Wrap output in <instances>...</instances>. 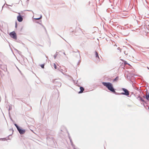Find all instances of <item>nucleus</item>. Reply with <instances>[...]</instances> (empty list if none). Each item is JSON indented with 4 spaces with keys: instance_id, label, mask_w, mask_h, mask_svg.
<instances>
[{
    "instance_id": "f257e3e1",
    "label": "nucleus",
    "mask_w": 149,
    "mask_h": 149,
    "mask_svg": "<svg viewBox=\"0 0 149 149\" xmlns=\"http://www.w3.org/2000/svg\"><path fill=\"white\" fill-rule=\"evenodd\" d=\"M103 85L108 88V89L110 91H111L115 93V91L113 87V86L112 84L109 82H104L102 83Z\"/></svg>"
},
{
    "instance_id": "f03ea898",
    "label": "nucleus",
    "mask_w": 149,
    "mask_h": 149,
    "mask_svg": "<svg viewBox=\"0 0 149 149\" xmlns=\"http://www.w3.org/2000/svg\"><path fill=\"white\" fill-rule=\"evenodd\" d=\"M122 90H123V91L124 92V93H121L122 94L124 95H126L127 96H128L130 94H129V91L127 89H125L124 88H122Z\"/></svg>"
},
{
    "instance_id": "7ed1b4c3",
    "label": "nucleus",
    "mask_w": 149,
    "mask_h": 149,
    "mask_svg": "<svg viewBox=\"0 0 149 149\" xmlns=\"http://www.w3.org/2000/svg\"><path fill=\"white\" fill-rule=\"evenodd\" d=\"M19 15H18L17 17V20L19 22H21L22 21L23 19V18L21 16L20 13H18Z\"/></svg>"
},
{
    "instance_id": "20e7f679",
    "label": "nucleus",
    "mask_w": 149,
    "mask_h": 149,
    "mask_svg": "<svg viewBox=\"0 0 149 149\" xmlns=\"http://www.w3.org/2000/svg\"><path fill=\"white\" fill-rule=\"evenodd\" d=\"M20 134H23L25 132V130L19 128L17 129Z\"/></svg>"
},
{
    "instance_id": "39448f33",
    "label": "nucleus",
    "mask_w": 149,
    "mask_h": 149,
    "mask_svg": "<svg viewBox=\"0 0 149 149\" xmlns=\"http://www.w3.org/2000/svg\"><path fill=\"white\" fill-rule=\"evenodd\" d=\"M10 36L11 37H16V34L15 31H13L10 33Z\"/></svg>"
},
{
    "instance_id": "423d86ee",
    "label": "nucleus",
    "mask_w": 149,
    "mask_h": 149,
    "mask_svg": "<svg viewBox=\"0 0 149 149\" xmlns=\"http://www.w3.org/2000/svg\"><path fill=\"white\" fill-rule=\"evenodd\" d=\"M72 28L70 29V31H72V32H77V31H78V30H80L81 29L80 28H79L78 27H76L75 28L74 27V29L73 30H72Z\"/></svg>"
},
{
    "instance_id": "0eeeda50",
    "label": "nucleus",
    "mask_w": 149,
    "mask_h": 149,
    "mask_svg": "<svg viewBox=\"0 0 149 149\" xmlns=\"http://www.w3.org/2000/svg\"><path fill=\"white\" fill-rule=\"evenodd\" d=\"M80 89L81 91L78 92L79 93H82L84 91V88L82 87H80Z\"/></svg>"
},
{
    "instance_id": "6e6552de",
    "label": "nucleus",
    "mask_w": 149,
    "mask_h": 149,
    "mask_svg": "<svg viewBox=\"0 0 149 149\" xmlns=\"http://www.w3.org/2000/svg\"><path fill=\"white\" fill-rule=\"evenodd\" d=\"M146 98L147 99V100H149V93H147L146 94Z\"/></svg>"
},
{
    "instance_id": "1a4fd4ad",
    "label": "nucleus",
    "mask_w": 149,
    "mask_h": 149,
    "mask_svg": "<svg viewBox=\"0 0 149 149\" xmlns=\"http://www.w3.org/2000/svg\"><path fill=\"white\" fill-rule=\"evenodd\" d=\"M118 79H119V77H116V78H115V79H113V82L117 81L118 80Z\"/></svg>"
},
{
    "instance_id": "9d476101",
    "label": "nucleus",
    "mask_w": 149,
    "mask_h": 149,
    "mask_svg": "<svg viewBox=\"0 0 149 149\" xmlns=\"http://www.w3.org/2000/svg\"><path fill=\"white\" fill-rule=\"evenodd\" d=\"M95 53L96 57H97V58H98V59H99V57L98 56V53H97V52H95Z\"/></svg>"
},
{
    "instance_id": "9b49d317",
    "label": "nucleus",
    "mask_w": 149,
    "mask_h": 149,
    "mask_svg": "<svg viewBox=\"0 0 149 149\" xmlns=\"http://www.w3.org/2000/svg\"><path fill=\"white\" fill-rule=\"evenodd\" d=\"M53 67H54V68L55 69H57V67L55 64L54 63V65H53Z\"/></svg>"
},
{
    "instance_id": "f8f14e48",
    "label": "nucleus",
    "mask_w": 149,
    "mask_h": 149,
    "mask_svg": "<svg viewBox=\"0 0 149 149\" xmlns=\"http://www.w3.org/2000/svg\"><path fill=\"white\" fill-rule=\"evenodd\" d=\"M139 98H140V100L141 101H142L143 102H145L144 100H143V99H142V97H139Z\"/></svg>"
},
{
    "instance_id": "ddd939ff",
    "label": "nucleus",
    "mask_w": 149,
    "mask_h": 149,
    "mask_svg": "<svg viewBox=\"0 0 149 149\" xmlns=\"http://www.w3.org/2000/svg\"><path fill=\"white\" fill-rule=\"evenodd\" d=\"M15 126H16V127L17 128V129H19V127L18 126V125H17V124H15Z\"/></svg>"
},
{
    "instance_id": "4468645a",
    "label": "nucleus",
    "mask_w": 149,
    "mask_h": 149,
    "mask_svg": "<svg viewBox=\"0 0 149 149\" xmlns=\"http://www.w3.org/2000/svg\"><path fill=\"white\" fill-rule=\"evenodd\" d=\"M41 67H42V68H44V64H42L40 65Z\"/></svg>"
},
{
    "instance_id": "2eb2a0df",
    "label": "nucleus",
    "mask_w": 149,
    "mask_h": 149,
    "mask_svg": "<svg viewBox=\"0 0 149 149\" xmlns=\"http://www.w3.org/2000/svg\"><path fill=\"white\" fill-rule=\"evenodd\" d=\"M124 64H125H125H128V65H130V64H128V63H126V61H125V62H124Z\"/></svg>"
},
{
    "instance_id": "dca6fc26",
    "label": "nucleus",
    "mask_w": 149,
    "mask_h": 149,
    "mask_svg": "<svg viewBox=\"0 0 149 149\" xmlns=\"http://www.w3.org/2000/svg\"><path fill=\"white\" fill-rule=\"evenodd\" d=\"M39 19H40V18H36V19H38V20Z\"/></svg>"
},
{
    "instance_id": "f3484780",
    "label": "nucleus",
    "mask_w": 149,
    "mask_h": 149,
    "mask_svg": "<svg viewBox=\"0 0 149 149\" xmlns=\"http://www.w3.org/2000/svg\"><path fill=\"white\" fill-rule=\"evenodd\" d=\"M147 48V49H149V48Z\"/></svg>"
},
{
    "instance_id": "a211bd4d",
    "label": "nucleus",
    "mask_w": 149,
    "mask_h": 149,
    "mask_svg": "<svg viewBox=\"0 0 149 149\" xmlns=\"http://www.w3.org/2000/svg\"><path fill=\"white\" fill-rule=\"evenodd\" d=\"M148 109H149V107H148Z\"/></svg>"
}]
</instances>
